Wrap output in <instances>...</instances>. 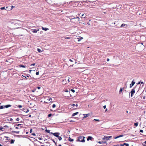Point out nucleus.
<instances>
[{
  "mask_svg": "<svg viewBox=\"0 0 146 146\" xmlns=\"http://www.w3.org/2000/svg\"><path fill=\"white\" fill-rule=\"evenodd\" d=\"M84 138L85 137L83 136H80L78 137V140L81 142H84L85 141Z\"/></svg>",
  "mask_w": 146,
  "mask_h": 146,
  "instance_id": "1",
  "label": "nucleus"
},
{
  "mask_svg": "<svg viewBox=\"0 0 146 146\" xmlns=\"http://www.w3.org/2000/svg\"><path fill=\"white\" fill-rule=\"evenodd\" d=\"M60 133H55V137H57L58 139L60 141L62 138L61 136H60Z\"/></svg>",
  "mask_w": 146,
  "mask_h": 146,
  "instance_id": "2",
  "label": "nucleus"
},
{
  "mask_svg": "<svg viewBox=\"0 0 146 146\" xmlns=\"http://www.w3.org/2000/svg\"><path fill=\"white\" fill-rule=\"evenodd\" d=\"M11 105L10 104L7 105L5 106H0V109H2L5 108H8L11 107Z\"/></svg>",
  "mask_w": 146,
  "mask_h": 146,
  "instance_id": "3",
  "label": "nucleus"
},
{
  "mask_svg": "<svg viewBox=\"0 0 146 146\" xmlns=\"http://www.w3.org/2000/svg\"><path fill=\"white\" fill-rule=\"evenodd\" d=\"M137 86H135L132 89L131 91V97H132L133 96V95L135 93V89L136 88Z\"/></svg>",
  "mask_w": 146,
  "mask_h": 146,
  "instance_id": "4",
  "label": "nucleus"
},
{
  "mask_svg": "<svg viewBox=\"0 0 146 146\" xmlns=\"http://www.w3.org/2000/svg\"><path fill=\"white\" fill-rule=\"evenodd\" d=\"M71 106H72V108H74V109H75L76 108H75V106H76V107H78V105L77 103H76V104H72L71 105Z\"/></svg>",
  "mask_w": 146,
  "mask_h": 146,
  "instance_id": "5",
  "label": "nucleus"
},
{
  "mask_svg": "<svg viewBox=\"0 0 146 146\" xmlns=\"http://www.w3.org/2000/svg\"><path fill=\"white\" fill-rule=\"evenodd\" d=\"M62 83L63 84H66V80L64 79L62 80Z\"/></svg>",
  "mask_w": 146,
  "mask_h": 146,
  "instance_id": "6",
  "label": "nucleus"
},
{
  "mask_svg": "<svg viewBox=\"0 0 146 146\" xmlns=\"http://www.w3.org/2000/svg\"><path fill=\"white\" fill-rule=\"evenodd\" d=\"M22 110L26 113H27L29 111V110L27 108H23L22 109Z\"/></svg>",
  "mask_w": 146,
  "mask_h": 146,
  "instance_id": "7",
  "label": "nucleus"
},
{
  "mask_svg": "<svg viewBox=\"0 0 146 146\" xmlns=\"http://www.w3.org/2000/svg\"><path fill=\"white\" fill-rule=\"evenodd\" d=\"M135 84V82L133 81L131 82V84H130V88H131L132 86L134 85Z\"/></svg>",
  "mask_w": 146,
  "mask_h": 146,
  "instance_id": "8",
  "label": "nucleus"
},
{
  "mask_svg": "<svg viewBox=\"0 0 146 146\" xmlns=\"http://www.w3.org/2000/svg\"><path fill=\"white\" fill-rule=\"evenodd\" d=\"M39 31V29H38L37 30L36 29H32V31L34 33H36L38 31Z\"/></svg>",
  "mask_w": 146,
  "mask_h": 146,
  "instance_id": "9",
  "label": "nucleus"
},
{
  "mask_svg": "<svg viewBox=\"0 0 146 146\" xmlns=\"http://www.w3.org/2000/svg\"><path fill=\"white\" fill-rule=\"evenodd\" d=\"M102 139L103 140H106L107 141L109 139L108 138V136H104V138Z\"/></svg>",
  "mask_w": 146,
  "mask_h": 146,
  "instance_id": "10",
  "label": "nucleus"
},
{
  "mask_svg": "<svg viewBox=\"0 0 146 146\" xmlns=\"http://www.w3.org/2000/svg\"><path fill=\"white\" fill-rule=\"evenodd\" d=\"M98 143L100 144H105L106 143V141H99L98 142Z\"/></svg>",
  "mask_w": 146,
  "mask_h": 146,
  "instance_id": "11",
  "label": "nucleus"
},
{
  "mask_svg": "<svg viewBox=\"0 0 146 146\" xmlns=\"http://www.w3.org/2000/svg\"><path fill=\"white\" fill-rule=\"evenodd\" d=\"M93 138L91 137V136H89L87 139V140L89 141V140H91L92 141V140Z\"/></svg>",
  "mask_w": 146,
  "mask_h": 146,
  "instance_id": "12",
  "label": "nucleus"
},
{
  "mask_svg": "<svg viewBox=\"0 0 146 146\" xmlns=\"http://www.w3.org/2000/svg\"><path fill=\"white\" fill-rule=\"evenodd\" d=\"M84 118H86V117H88L90 115V114L89 113L88 114H84Z\"/></svg>",
  "mask_w": 146,
  "mask_h": 146,
  "instance_id": "13",
  "label": "nucleus"
},
{
  "mask_svg": "<svg viewBox=\"0 0 146 146\" xmlns=\"http://www.w3.org/2000/svg\"><path fill=\"white\" fill-rule=\"evenodd\" d=\"M123 136V135H119V136H117V137H115V139H117V138H119V137H122Z\"/></svg>",
  "mask_w": 146,
  "mask_h": 146,
  "instance_id": "14",
  "label": "nucleus"
},
{
  "mask_svg": "<svg viewBox=\"0 0 146 146\" xmlns=\"http://www.w3.org/2000/svg\"><path fill=\"white\" fill-rule=\"evenodd\" d=\"M6 7V8H5V7H1L0 9L2 10H3V9H5L6 10H7V9L8 7Z\"/></svg>",
  "mask_w": 146,
  "mask_h": 146,
  "instance_id": "15",
  "label": "nucleus"
},
{
  "mask_svg": "<svg viewBox=\"0 0 146 146\" xmlns=\"http://www.w3.org/2000/svg\"><path fill=\"white\" fill-rule=\"evenodd\" d=\"M83 39V38L82 37H80V38H77V39H78V42L80 41V40H81L82 39Z\"/></svg>",
  "mask_w": 146,
  "mask_h": 146,
  "instance_id": "16",
  "label": "nucleus"
},
{
  "mask_svg": "<svg viewBox=\"0 0 146 146\" xmlns=\"http://www.w3.org/2000/svg\"><path fill=\"white\" fill-rule=\"evenodd\" d=\"M42 29L43 30L46 31L48 30V28H44L43 27H42Z\"/></svg>",
  "mask_w": 146,
  "mask_h": 146,
  "instance_id": "17",
  "label": "nucleus"
},
{
  "mask_svg": "<svg viewBox=\"0 0 146 146\" xmlns=\"http://www.w3.org/2000/svg\"><path fill=\"white\" fill-rule=\"evenodd\" d=\"M78 112H76V113H73L72 114V116H74L75 115H76L77 114H78Z\"/></svg>",
  "mask_w": 146,
  "mask_h": 146,
  "instance_id": "18",
  "label": "nucleus"
},
{
  "mask_svg": "<svg viewBox=\"0 0 146 146\" xmlns=\"http://www.w3.org/2000/svg\"><path fill=\"white\" fill-rule=\"evenodd\" d=\"M47 100H48L49 101H50V102H51L52 100V98H51L50 97H48V98L47 99Z\"/></svg>",
  "mask_w": 146,
  "mask_h": 146,
  "instance_id": "19",
  "label": "nucleus"
},
{
  "mask_svg": "<svg viewBox=\"0 0 146 146\" xmlns=\"http://www.w3.org/2000/svg\"><path fill=\"white\" fill-rule=\"evenodd\" d=\"M15 141V140H13V139H11V141H10V143L11 144H13V143Z\"/></svg>",
  "mask_w": 146,
  "mask_h": 146,
  "instance_id": "20",
  "label": "nucleus"
},
{
  "mask_svg": "<svg viewBox=\"0 0 146 146\" xmlns=\"http://www.w3.org/2000/svg\"><path fill=\"white\" fill-rule=\"evenodd\" d=\"M127 25L125 24H122L121 25V27H127Z\"/></svg>",
  "mask_w": 146,
  "mask_h": 146,
  "instance_id": "21",
  "label": "nucleus"
},
{
  "mask_svg": "<svg viewBox=\"0 0 146 146\" xmlns=\"http://www.w3.org/2000/svg\"><path fill=\"white\" fill-rule=\"evenodd\" d=\"M86 14H84L82 15V16L83 17V18H86Z\"/></svg>",
  "mask_w": 146,
  "mask_h": 146,
  "instance_id": "22",
  "label": "nucleus"
},
{
  "mask_svg": "<svg viewBox=\"0 0 146 146\" xmlns=\"http://www.w3.org/2000/svg\"><path fill=\"white\" fill-rule=\"evenodd\" d=\"M68 140L70 141H74L73 139H71L70 137H69Z\"/></svg>",
  "mask_w": 146,
  "mask_h": 146,
  "instance_id": "23",
  "label": "nucleus"
},
{
  "mask_svg": "<svg viewBox=\"0 0 146 146\" xmlns=\"http://www.w3.org/2000/svg\"><path fill=\"white\" fill-rule=\"evenodd\" d=\"M37 51L38 52H41L42 51L40 49H39V48H38L37 49Z\"/></svg>",
  "mask_w": 146,
  "mask_h": 146,
  "instance_id": "24",
  "label": "nucleus"
},
{
  "mask_svg": "<svg viewBox=\"0 0 146 146\" xmlns=\"http://www.w3.org/2000/svg\"><path fill=\"white\" fill-rule=\"evenodd\" d=\"M69 95L68 96H65L66 97H68V98H69L71 96V94H70V92H69Z\"/></svg>",
  "mask_w": 146,
  "mask_h": 146,
  "instance_id": "25",
  "label": "nucleus"
},
{
  "mask_svg": "<svg viewBox=\"0 0 146 146\" xmlns=\"http://www.w3.org/2000/svg\"><path fill=\"white\" fill-rule=\"evenodd\" d=\"M19 66L20 67L25 68V66L23 65H20Z\"/></svg>",
  "mask_w": 146,
  "mask_h": 146,
  "instance_id": "26",
  "label": "nucleus"
},
{
  "mask_svg": "<svg viewBox=\"0 0 146 146\" xmlns=\"http://www.w3.org/2000/svg\"><path fill=\"white\" fill-rule=\"evenodd\" d=\"M138 123H134V125H135L136 127H137L138 126Z\"/></svg>",
  "mask_w": 146,
  "mask_h": 146,
  "instance_id": "27",
  "label": "nucleus"
},
{
  "mask_svg": "<svg viewBox=\"0 0 146 146\" xmlns=\"http://www.w3.org/2000/svg\"><path fill=\"white\" fill-rule=\"evenodd\" d=\"M63 91H64L66 92H69L68 90L66 89H65V90L64 89Z\"/></svg>",
  "mask_w": 146,
  "mask_h": 146,
  "instance_id": "28",
  "label": "nucleus"
},
{
  "mask_svg": "<svg viewBox=\"0 0 146 146\" xmlns=\"http://www.w3.org/2000/svg\"><path fill=\"white\" fill-rule=\"evenodd\" d=\"M4 128L3 129H5V128H8L9 127L7 125H5L3 127Z\"/></svg>",
  "mask_w": 146,
  "mask_h": 146,
  "instance_id": "29",
  "label": "nucleus"
},
{
  "mask_svg": "<svg viewBox=\"0 0 146 146\" xmlns=\"http://www.w3.org/2000/svg\"><path fill=\"white\" fill-rule=\"evenodd\" d=\"M93 121H98V122H99L100 121V120L99 119H94Z\"/></svg>",
  "mask_w": 146,
  "mask_h": 146,
  "instance_id": "30",
  "label": "nucleus"
},
{
  "mask_svg": "<svg viewBox=\"0 0 146 146\" xmlns=\"http://www.w3.org/2000/svg\"><path fill=\"white\" fill-rule=\"evenodd\" d=\"M122 90H123V88H120V89L119 91V93H121Z\"/></svg>",
  "mask_w": 146,
  "mask_h": 146,
  "instance_id": "31",
  "label": "nucleus"
},
{
  "mask_svg": "<svg viewBox=\"0 0 146 146\" xmlns=\"http://www.w3.org/2000/svg\"><path fill=\"white\" fill-rule=\"evenodd\" d=\"M36 90V88H35L34 89H33L32 90V92H35Z\"/></svg>",
  "mask_w": 146,
  "mask_h": 146,
  "instance_id": "32",
  "label": "nucleus"
},
{
  "mask_svg": "<svg viewBox=\"0 0 146 146\" xmlns=\"http://www.w3.org/2000/svg\"><path fill=\"white\" fill-rule=\"evenodd\" d=\"M52 115V114L51 113H50L48 115V117H50Z\"/></svg>",
  "mask_w": 146,
  "mask_h": 146,
  "instance_id": "33",
  "label": "nucleus"
},
{
  "mask_svg": "<svg viewBox=\"0 0 146 146\" xmlns=\"http://www.w3.org/2000/svg\"><path fill=\"white\" fill-rule=\"evenodd\" d=\"M45 131L48 133H50V131L49 130L46 129Z\"/></svg>",
  "mask_w": 146,
  "mask_h": 146,
  "instance_id": "34",
  "label": "nucleus"
},
{
  "mask_svg": "<svg viewBox=\"0 0 146 146\" xmlns=\"http://www.w3.org/2000/svg\"><path fill=\"white\" fill-rule=\"evenodd\" d=\"M70 78H68V79H67V80H68V83H69V82H70Z\"/></svg>",
  "mask_w": 146,
  "mask_h": 146,
  "instance_id": "35",
  "label": "nucleus"
},
{
  "mask_svg": "<svg viewBox=\"0 0 146 146\" xmlns=\"http://www.w3.org/2000/svg\"><path fill=\"white\" fill-rule=\"evenodd\" d=\"M70 91L72 92L73 93H74L75 92V90L73 89H71Z\"/></svg>",
  "mask_w": 146,
  "mask_h": 146,
  "instance_id": "36",
  "label": "nucleus"
},
{
  "mask_svg": "<svg viewBox=\"0 0 146 146\" xmlns=\"http://www.w3.org/2000/svg\"><path fill=\"white\" fill-rule=\"evenodd\" d=\"M18 107L19 108H21L22 107V106L21 105H19L18 106Z\"/></svg>",
  "mask_w": 146,
  "mask_h": 146,
  "instance_id": "37",
  "label": "nucleus"
},
{
  "mask_svg": "<svg viewBox=\"0 0 146 146\" xmlns=\"http://www.w3.org/2000/svg\"><path fill=\"white\" fill-rule=\"evenodd\" d=\"M3 128V127H2V126H0V130H1Z\"/></svg>",
  "mask_w": 146,
  "mask_h": 146,
  "instance_id": "38",
  "label": "nucleus"
},
{
  "mask_svg": "<svg viewBox=\"0 0 146 146\" xmlns=\"http://www.w3.org/2000/svg\"><path fill=\"white\" fill-rule=\"evenodd\" d=\"M17 121H19V118H17L16 120Z\"/></svg>",
  "mask_w": 146,
  "mask_h": 146,
  "instance_id": "39",
  "label": "nucleus"
},
{
  "mask_svg": "<svg viewBox=\"0 0 146 146\" xmlns=\"http://www.w3.org/2000/svg\"><path fill=\"white\" fill-rule=\"evenodd\" d=\"M36 75H38V74H39V72H36Z\"/></svg>",
  "mask_w": 146,
  "mask_h": 146,
  "instance_id": "40",
  "label": "nucleus"
},
{
  "mask_svg": "<svg viewBox=\"0 0 146 146\" xmlns=\"http://www.w3.org/2000/svg\"><path fill=\"white\" fill-rule=\"evenodd\" d=\"M35 63H33V64H31V65H30V66H34L35 65Z\"/></svg>",
  "mask_w": 146,
  "mask_h": 146,
  "instance_id": "41",
  "label": "nucleus"
},
{
  "mask_svg": "<svg viewBox=\"0 0 146 146\" xmlns=\"http://www.w3.org/2000/svg\"><path fill=\"white\" fill-rule=\"evenodd\" d=\"M140 132L141 133H143V130L141 129L140 130Z\"/></svg>",
  "mask_w": 146,
  "mask_h": 146,
  "instance_id": "42",
  "label": "nucleus"
},
{
  "mask_svg": "<svg viewBox=\"0 0 146 146\" xmlns=\"http://www.w3.org/2000/svg\"><path fill=\"white\" fill-rule=\"evenodd\" d=\"M9 121H13V119L12 118H10Z\"/></svg>",
  "mask_w": 146,
  "mask_h": 146,
  "instance_id": "43",
  "label": "nucleus"
},
{
  "mask_svg": "<svg viewBox=\"0 0 146 146\" xmlns=\"http://www.w3.org/2000/svg\"><path fill=\"white\" fill-rule=\"evenodd\" d=\"M19 131H16L15 133H16L17 134H19Z\"/></svg>",
  "mask_w": 146,
  "mask_h": 146,
  "instance_id": "44",
  "label": "nucleus"
},
{
  "mask_svg": "<svg viewBox=\"0 0 146 146\" xmlns=\"http://www.w3.org/2000/svg\"><path fill=\"white\" fill-rule=\"evenodd\" d=\"M70 37H66L65 38V39H70Z\"/></svg>",
  "mask_w": 146,
  "mask_h": 146,
  "instance_id": "45",
  "label": "nucleus"
},
{
  "mask_svg": "<svg viewBox=\"0 0 146 146\" xmlns=\"http://www.w3.org/2000/svg\"><path fill=\"white\" fill-rule=\"evenodd\" d=\"M32 131H33L32 129H31L30 131V133H32Z\"/></svg>",
  "mask_w": 146,
  "mask_h": 146,
  "instance_id": "46",
  "label": "nucleus"
},
{
  "mask_svg": "<svg viewBox=\"0 0 146 146\" xmlns=\"http://www.w3.org/2000/svg\"><path fill=\"white\" fill-rule=\"evenodd\" d=\"M32 135H34V136H35L36 135V134L35 133H33L31 134Z\"/></svg>",
  "mask_w": 146,
  "mask_h": 146,
  "instance_id": "47",
  "label": "nucleus"
},
{
  "mask_svg": "<svg viewBox=\"0 0 146 146\" xmlns=\"http://www.w3.org/2000/svg\"><path fill=\"white\" fill-rule=\"evenodd\" d=\"M112 137V136H108V138L109 139V138H111Z\"/></svg>",
  "mask_w": 146,
  "mask_h": 146,
  "instance_id": "48",
  "label": "nucleus"
},
{
  "mask_svg": "<svg viewBox=\"0 0 146 146\" xmlns=\"http://www.w3.org/2000/svg\"><path fill=\"white\" fill-rule=\"evenodd\" d=\"M103 108H104V109H106V106H105H105H103Z\"/></svg>",
  "mask_w": 146,
  "mask_h": 146,
  "instance_id": "49",
  "label": "nucleus"
},
{
  "mask_svg": "<svg viewBox=\"0 0 146 146\" xmlns=\"http://www.w3.org/2000/svg\"><path fill=\"white\" fill-rule=\"evenodd\" d=\"M37 88H38V89H40L41 88L40 87H38Z\"/></svg>",
  "mask_w": 146,
  "mask_h": 146,
  "instance_id": "50",
  "label": "nucleus"
},
{
  "mask_svg": "<svg viewBox=\"0 0 146 146\" xmlns=\"http://www.w3.org/2000/svg\"><path fill=\"white\" fill-rule=\"evenodd\" d=\"M52 107L53 108H55V104H53L52 105Z\"/></svg>",
  "mask_w": 146,
  "mask_h": 146,
  "instance_id": "51",
  "label": "nucleus"
},
{
  "mask_svg": "<svg viewBox=\"0 0 146 146\" xmlns=\"http://www.w3.org/2000/svg\"><path fill=\"white\" fill-rule=\"evenodd\" d=\"M125 145L126 146H129V144L128 143H126Z\"/></svg>",
  "mask_w": 146,
  "mask_h": 146,
  "instance_id": "52",
  "label": "nucleus"
},
{
  "mask_svg": "<svg viewBox=\"0 0 146 146\" xmlns=\"http://www.w3.org/2000/svg\"><path fill=\"white\" fill-rule=\"evenodd\" d=\"M15 131H12V132H12V133H15Z\"/></svg>",
  "mask_w": 146,
  "mask_h": 146,
  "instance_id": "53",
  "label": "nucleus"
},
{
  "mask_svg": "<svg viewBox=\"0 0 146 146\" xmlns=\"http://www.w3.org/2000/svg\"><path fill=\"white\" fill-rule=\"evenodd\" d=\"M87 24H88V25H90V23L89 22H87Z\"/></svg>",
  "mask_w": 146,
  "mask_h": 146,
  "instance_id": "54",
  "label": "nucleus"
},
{
  "mask_svg": "<svg viewBox=\"0 0 146 146\" xmlns=\"http://www.w3.org/2000/svg\"><path fill=\"white\" fill-rule=\"evenodd\" d=\"M21 125V124H18L17 125V126H19V125Z\"/></svg>",
  "mask_w": 146,
  "mask_h": 146,
  "instance_id": "55",
  "label": "nucleus"
},
{
  "mask_svg": "<svg viewBox=\"0 0 146 146\" xmlns=\"http://www.w3.org/2000/svg\"><path fill=\"white\" fill-rule=\"evenodd\" d=\"M11 7V10L14 7L13 6H12Z\"/></svg>",
  "mask_w": 146,
  "mask_h": 146,
  "instance_id": "56",
  "label": "nucleus"
},
{
  "mask_svg": "<svg viewBox=\"0 0 146 146\" xmlns=\"http://www.w3.org/2000/svg\"><path fill=\"white\" fill-rule=\"evenodd\" d=\"M22 76H23V77H24L25 78H26V79H27V77H26V76H24L23 75H22Z\"/></svg>",
  "mask_w": 146,
  "mask_h": 146,
  "instance_id": "57",
  "label": "nucleus"
},
{
  "mask_svg": "<svg viewBox=\"0 0 146 146\" xmlns=\"http://www.w3.org/2000/svg\"><path fill=\"white\" fill-rule=\"evenodd\" d=\"M107 61H109L110 60L108 58H107Z\"/></svg>",
  "mask_w": 146,
  "mask_h": 146,
  "instance_id": "58",
  "label": "nucleus"
},
{
  "mask_svg": "<svg viewBox=\"0 0 146 146\" xmlns=\"http://www.w3.org/2000/svg\"><path fill=\"white\" fill-rule=\"evenodd\" d=\"M52 134H53V135L55 136V133H51Z\"/></svg>",
  "mask_w": 146,
  "mask_h": 146,
  "instance_id": "59",
  "label": "nucleus"
},
{
  "mask_svg": "<svg viewBox=\"0 0 146 146\" xmlns=\"http://www.w3.org/2000/svg\"><path fill=\"white\" fill-rule=\"evenodd\" d=\"M120 145L121 146H124V145L123 144H120Z\"/></svg>",
  "mask_w": 146,
  "mask_h": 146,
  "instance_id": "60",
  "label": "nucleus"
},
{
  "mask_svg": "<svg viewBox=\"0 0 146 146\" xmlns=\"http://www.w3.org/2000/svg\"><path fill=\"white\" fill-rule=\"evenodd\" d=\"M141 83V82H139L137 84H140Z\"/></svg>",
  "mask_w": 146,
  "mask_h": 146,
  "instance_id": "61",
  "label": "nucleus"
},
{
  "mask_svg": "<svg viewBox=\"0 0 146 146\" xmlns=\"http://www.w3.org/2000/svg\"><path fill=\"white\" fill-rule=\"evenodd\" d=\"M141 84H143L144 83H143V82H141Z\"/></svg>",
  "mask_w": 146,
  "mask_h": 146,
  "instance_id": "62",
  "label": "nucleus"
},
{
  "mask_svg": "<svg viewBox=\"0 0 146 146\" xmlns=\"http://www.w3.org/2000/svg\"><path fill=\"white\" fill-rule=\"evenodd\" d=\"M119 145H114L113 146H119Z\"/></svg>",
  "mask_w": 146,
  "mask_h": 146,
  "instance_id": "63",
  "label": "nucleus"
},
{
  "mask_svg": "<svg viewBox=\"0 0 146 146\" xmlns=\"http://www.w3.org/2000/svg\"><path fill=\"white\" fill-rule=\"evenodd\" d=\"M69 60L71 62H72V60L71 59H70Z\"/></svg>",
  "mask_w": 146,
  "mask_h": 146,
  "instance_id": "64",
  "label": "nucleus"
}]
</instances>
